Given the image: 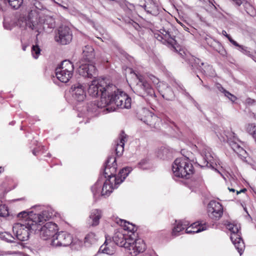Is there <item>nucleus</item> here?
Returning <instances> with one entry per match:
<instances>
[{
  "mask_svg": "<svg viewBox=\"0 0 256 256\" xmlns=\"http://www.w3.org/2000/svg\"><path fill=\"white\" fill-rule=\"evenodd\" d=\"M124 224L123 226L124 227V230H126L130 232H133L136 230V228L135 226L133 224L129 222H127L126 220H124Z\"/></svg>",
  "mask_w": 256,
  "mask_h": 256,
  "instance_id": "79ce46f5",
  "label": "nucleus"
},
{
  "mask_svg": "<svg viewBox=\"0 0 256 256\" xmlns=\"http://www.w3.org/2000/svg\"><path fill=\"white\" fill-rule=\"evenodd\" d=\"M114 244L110 237L106 236L105 242L104 244L100 246L98 252L109 255L113 254L115 252V248L113 246Z\"/></svg>",
  "mask_w": 256,
  "mask_h": 256,
  "instance_id": "5701e85b",
  "label": "nucleus"
},
{
  "mask_svg": "<svg viewBox=\"0 0 256 256\" xmlns=\"http://www.w3.org/2000/svg\"><path fill=\"white\" fill-rule=\"evenodd\" d=\"M118 185H115L114 187H112V182L110 179H106L104 183L102 189L101 194L102 196H108L112 191L114 188H116Z\"/></svg>",
  "mask_w": 256,
  "mask_h": 256,
  "instance_id": "c85d7f7f",
  "label": "nucleus"
},
{
  "mask_svg": "<svg viewBox=\"0 0 256 256\" xmlns=\"http://www.w3.org/2000/svg\"><path fill=\"white\" fill-rule=\"evenodd\" d=\"M255 14H256V12H255V11H254V12H252V14H250V16H255Z\"/></svg>",
  "mask_w": 256,
  "mask_h": 256,
  "instance_id": "4d7b16f0",
  "label": "nucleus"
},
{
  "mask_svg": "<svg viewBox=\"0 0 256 256\" xmlns=\"http://www.w3.org/2000/svg\"><path fill=\"white\" fill-rule=\"evenodd\" d=\"M178 86L180 90H182V92H184V90H185L184 86L182 85H179Z\"/></svg>",
  "mask_w": 256,
  "mask_h": 256,
  "instance_id": "603ef678",
  "label": "nucleus"
},
{
  "mask_svg": "<svg viewBox=\"0 0 256 256\" xmlns=\"http://www.w3.org/2000/svg\"><path fill=\"white\" fill-rule=\"evenodd\" d=\"M108 101H110V105L106 110L108 112L115 110L116 107L120 108H130L131 107V98L124 92L116 88V90H112V93L108 94Z\"/></svg>",
  "mask_w": 256,
  "mask_h": 256,
  "instance_id": "39448f33",
  "label": "nucleus"
},
{
  "mask_svg": "<svg viewBox=\"0 0 256 256\" xmlns=\"http://www.w3.org/2000/svg\"><path fill=\"white\" fill-rule=\"evenodd\" d=\"M38 152V150H37V148L34 149L32 150V154L36 156V154Z\"/></svg>",
  "mask_w": 256,
  "mask_h": 256,
  "instance_id": "3c124183",
  "label": "nucleus"
},
{
  "mask_svg": "<svg viewBox=\"0 0 256 256\" xmlns=\"http://www.w3.org/2000/svg\"><path fill=\"white\" fill-rule=\"evenodd\" d=\"M112 238L114 244L124 247L132 256H136L142 252L146 248V244L142 240H134L120 232H116Z\"/></svg>",
  "mask_w": 256,
  "mask_h": 256,
  "instance_id": "f03ea898",
  "label": "nucleus"
},
{
  "mask_svg": "<svg viewBox=\"0 0 256 256\" xmlns=\"http://www.w3.org/2000/svg\"><path fill=\"white\" fill-rule=\"evenodd\" d=\"M138 82L134 87V92L142 97L155 100L156 95L152 86L142 76L136 75Z\"/></svg>",
  "mask_w": 256,
  "mask_h": 256,
  "instance_id": "9d476101",
  "label": "nucleus"
},
{
  "mask_svg": "<svg viewBox=\"0 0 256 256\" xmlns=\"http://www.w3.org/2000/svg\"><path fill=\"white\" fill-rule=\"evenodd\" d=\"M228 142L233 150L236 152L241 158H246V151L238 143L232 140H228Z\"/></svg>",
  "mask_w": 256,
  "mask_h": 256,
  "instance_id": "a878e982",
  "label": "nucleus"
},
{
  "mask_svg": "<svg viewBox=\"0 0 256 256\" xmlns=\"http://www.w3.org/2000/svg\"><path fill=\"white\" fill-rule=\"evenodd\" d=\"M160 34H158L156 38L166 45L172 50L178 53L182 58H184L186 55L184 52L180 49V46L178 44L170 32L164 29H160Z\"/></svg>",
  "mask_w": 256,
  "mask_h": 256,
  "instance_id": "1a4fd4ad",
  "label": "nucleus"
},
{
  "mask_svg": "<svg viewBox=\"0 0 256 256\" xmlns=\"http://www.w3.org/2000/svg\"><path fill=\"white\" fill-rule=\"evenodd\" d=\"M102 216V212L98 209L92 210L89 216L88 224L90 226H96L100 223V220Z\"/></svg>",
  "mask_w": 256,
  "mask_h": 256,
  "instance_id": "b1692460",
  "label": "nucleus"
},
{
  "mask_svg": "<svg viewBox=\"0 0 256 256\" xmlns=\"http://www.w3.org/2000/svg\"><path fill=\"white\" fill-rule=\"evenodd\" d=\"M142 116L140 118L141 120L151 127H154L156 129L160 128V124L161 122L160 118L146 108L142 110Z\"/></svg>",
  "mask_w": 256,
  "mask_h": 256,
  "instance_id": "2eb2a0df",
  "label": "nucleus"
},
{
  "mask_svg": "<svg viewBox=\"0 0 256 256\" xmlns=\"http://www.w3.org/2000/svg\"><path fill=\"white\" fill-rule=\"evenodd\" d=\"M116 90V87L112 84L108 83L104 80H100L99 82L92 80V84L89 85L88 92L92 97H97L99 96L108 98V94L112 93V90Z\"/></svg>",
  "mask_w": 256,
  "mask_h": 256,
  "instance_id": "0eeeda50",
  "label": "nucleus"
},
{
  "mask_svg": "<svg viewBox=\"0 0 256 256\" xmlns=\"http://www.w3.org/2000/svg\"><path fill=\"white\" fill-rule=\"evenodd\" d=\"M102 178V177L99 178L98 181L96 182L95 184L92 186L91 188V190L94 194V196H95L98 192V191H99V189L101 186V184L102 182H101V179Z\"/></svg>",
  "mask_w": 256,
  "mask_h": 256,
  "instance_id": "ea45409f",
  "label": "nucleus"
},
{
  "mask_svg": "<svg viewBox=\"0 0 256 256\" xmlns=\"http://www.w3.org/2000/svg\"><path fill=\"white\" fill-rule=\"evenodd\" d=\"M145 4L140 6L149 14L156 16L159 14L158 6L156 0H145Z\"/></svg>",
  "mask_w": 256,
  "mask_h": 256,
  "instance_id": "4be33fe9",
  "label": "nucleus"
},
{
  "mask_svg": "<svg viewBox=\"0 0 256 256\" xmlns=\"http://www.w3.org/2000/svg\"><path fill=\"white\" fill-rule=\"evenodd\" d=\"M158 156L161 159L170 158L172 157V152L168 148H161L158 153Z\"/></svg>",
  "mask_w": 256,
  "mask_h": 256,
  "instance_id": "72a5a7b5",
  "label": "nucleus"
},
{
  "mask_svg": "<svg viewBox=\"0 0 256 256\" xmlns=\"http://www.w3.org/2000/svg\"><path fill=\"white\" fill-rule=\"evenodd\" d=\"M14 124V122H11L10 123V124Z\"/></svg>",
  "mask_w": 256,
  "mask_h": 256,
  "instance_id": "e2e57ef3",
  "label": "nucleus"
},
{
  "mask_svg": "<svg viewBox=\"0 0 256 256\" xmlns=\"http://www.w3.org/2000/svg\"><path fill=\"white\" fill-rule=\"evenodd\" d=\"M81 19L83 20L84 22H87L88 23L90 24L91 25H94V22L90 19L88 18L84 14H82L80 16Z\"/></svg>",
  "mask_w": 256,
  "mask_h": 256,
  "instance_id": "c03bdc74",
  "label": "nucleus"
},
{
  "mask_svg": "<svg viewBox=\"0 0 256 256\" xmlns=\"http://www.w3.org/2000/svg\"><path fill=\"white\" fill-rule=\"evenodd\" d=\"M182 93L190 100H194V98H192V97L189 94L188 92L186 91V90H184V92H182Z\"/></svg>",
  "mask_w": 256,
  "mask_h": 256,
  "instance_id": "de8ad7c7",
  "label": "nucleus"
},
{
  "mask_svg": "<svg viewBox=\"0 0 256 256\" xmlns=\"http://www.w3.org/2000/svg\"><path fill=\"white\" fill-rule=\"evenodd\" d=\"M26 47L27 46L26 45H23L22 47V50L25 51L26 50Z\"/></svg>",
  "mask_w": 256,
  "mask_h": 256,
  "instance_id": "5fc2aeb1",
  "label": "nucleus"
},
{
  "mask_svg": "<svg viewBox=\"0 0 256 256\" xmlns=\"http://www.w3.org/2000/svg\"><path fill=\"white\" fill-rule=\"evenodd\" d=\"M222 34L224 36H226L228 39V38H232L229 34H228L226 31V30H222Z\"/></svg>",
  "mask_w": 256,
  "mask_h": 256,
  "instance_id": "8fccbe9b",
  "label": "nucleus"
},
{
  "mask_svg": "<svg viewBox=\"0 0 256 256\" xmlns=\"http://www.w3.org/2000/svg\"><path fill=\"white\" fill-rule=\"evenodd\" d=\"M108 174H110V170H108Z\"/></svg>",
  "mask_w": 256,
  "mask_h": 256,
  "instance_id": "0e129e2a",
  "label": "nucleus"
},
{
  "mask_svg": "<svg viewBox=\"0 0 256 256\" xmlns=\"http://www.w3.org/2000/svg\"><path fill=\"white\" fill-rule=\"evenodd\" d=\"M238 50L242 52L244 54L246 55L254 60L251 52L250 51L249 48L248 47L240 45L239 48H238Z\"/></svg>",
  "mask_w": 256,
  "mask_h": 256,
  "instance_id": "a19ab883",
  "label": "nucleus"
},
{
  "mask_svg": "<svg viewBox=\"0 0 256 256\" xmlns=\"http://www.w3.org/2000/svg\"><path fill=\"white\" fill-rule=\"evenodd\" d=\"M218 88L220 92L224 94V96L228 98L231 102H234L236 100L237 98L235 96L227 91L220 84L218 86Z\"/></svg>",
  "mask_w": 256,
  "mask_h": 256,
  "instance_id": "c9c22d12",
  "label": "nucleus"
},
{
  "mask_svg": "<svg viewBox=\"0 0 256 256\" xmlns=\"http://www.w3.org/2000/svg\"><path fill=\"white\" fill-rule=\"evenodd\" d=\"M226 224V228L230 231L232 230V229L234 226V224H232L230 222H228L227 224Z\"/></svg>",
  "mask_w": 256,
  "mask_h": 256,
  "instance_id": "49530a36",
  "label": "nucleus"
},
{
  "mask_svg": "<svg viewBox=\"0 0 256 256\" xmlns=\"http://www.w3.org/2000/svg\"><path fill=\"white\" fill-rule=\"evenodd\" d=\"M124 137L122 136L120 142L116 144L115 152L118 157L120 156L124 151Z\"/></svg>",
  "mask_w": 256,
  "mask_h": 256,
  "instance_id": "473e14b6",
  "label": "nucleus"
},
{
  "mask_svg": "<svg viewBox=\"0 0 256 256\" xmlns=\"http://www.w3.org/2000/svg\"><path fill=\"white\" fill-rule=\"evenodd\" d=\"M98 238V236L95 233L90 232L85 237L84 244L87 246H90L96 244Z\"/></svg>",
  "mask_w": 256,
  "mask_h": 256,
  "instance_id": "7c9ffc66",
  "label": "nucleus"
},
{
  "mask_svg": "<svg viewBox=\"0 0 256 256\" xmlns=\"http://www.w3.org/2000/svg\"><path fill=\"white\" fill-rule=\"evenodd\" d=\"M38 14L36 10H30L28 14V19L26 22V28L34 30L38 32L40 30L49 32L55 27L54 19L50 16H45L39 18L38 22L36 21Z\"/></svg>",
  "mask_w": 256,
  "mask_h": 256,
  "instance_id": "7ed1b4c3",
  "label": "nucleus"
},
{
  "mask_svg": "<svg viewBox=\"0 0 256 256\" xmlns=\"http://www.w3.org/2000/svg\"><path fill=\"white\" fill-rule=\"evenodd\" d=\"M160 92L162 96L168 100H172L174 96L171 88L167 84H163Z\"/></svg>",
  "mask_w": 256,
  "mask_h": 256,
  "instance_id": "bb28decb",
  "label": "nucleus"
},
{
  "mask_svg": "<svg viewBox=\"0 0 256 256\" xmlns=\"http://www.w3.org/2000/svg\"><path fill=\"white\" fill-rule=\"evenodd\" d=\"M131 167L126 166L120 170L116 178H114L115 185H119L124 181L129 174L132 171Z\"/></svg>",
  "mask_w": 256,
  "mask_h": 256,
  "instance_id": "393cba45",
  "label": "nucleus"
},
{
  "mask_svg": "<svg viewBox=\"0 0 256 256\" xmlns=\"http://www.w3.org/2000/svg\"><path fill=\"white\" fill-rule=\"evenodd\" d=\"M196 224H194L192 225V230H189V228H186L185 232L187 234H196L204 231L206 229V223L204 224H198V225H196Z\"/></svg>",
  "mask_w": 256,
  "mask_h": 256,
  "instance_id": "2f4dec72",
  "label": "nucleus"
},
{
  "mask_svg": "<svg viewBox=\"0 0 256 256\" xmlns=\"http://www.w3.org/2000/svg\"><path fill=\"white\" fill-rule=\"evenodd\" d=\"M47 220H44L41 222L40 227L37 230L36 232L40 233V236L44 240H46L52 238L57 234L58 230V226L52 222H48L43 226L42 225Z\"/></svg>",
  "mask_w": 256,
  "mask_h": 256,
  "instance_id": "f8f14e48",
  "label": "nucleus"
},
{
  "mask_svg": "<svg viewBox=\"0 0 256 256\" xmlns=\"http://www.w3.org/2000/svg\"><path fill=\"white\" fill-rule=\"evenodd\" d=\"M110 101H108L107 98L102 96L100 98V100L91 102L88 104L87 110L89 112L96 114L98 113L99 109L108 106Z\"/></svg>",
  "mask_w": 256,
  "mask_h": 256,
  "instance_id": "412c9836",
  "label": "nucleus"
},
{
  "mask_svg": "<svg viewBox=\"0 0 256 256\" xmlns=\"http://www.w3.org/2000/svg\"><path fill=\"white\" fill-rule=\"evenodd\" d=\"M111 181L112 182V187H114V181L113 178L111 179Z\"/></svg>",
  "mask_w": 256,
  "mask_h": 256,
  "instance_id": "6e6d98bb",
  "label": "nucleus"
},
{
  "mask_svg": "<svg viewBox=\"0 0 256 256\" xmlns=\"http://www.w3.org/2000/svg\"><path fill=\"white\" fill-rule=\"evenodd\" d=\"M39 226L32 220H26L23 222H16L13 224L12 232L16 240L26 241L30 238V234L36 233Z\"/></svg>",
  "mask_w": 256,
  "mask_h": 256,
  "instance_id": "20e7f679",
  "label": "nucleus"
},
{
  "mask_svg": "<svg viewBox=\"0 0 256 256\" xmlns=\"http://www.w3.org/2000/svg\"><path fill=\"white\" fill-rule=\"evenodd\" d=\"M214 48L222 56L224 57L226 56V50H224L222 44L218 42H214Z\"/></svg>",
  "mask_w": 256,
  "mask_h": 256,
  "instance_id": "4c0bfd02",
  "label": "nucleus"
},
{
  "mask_svg": "<svg viewBox=\"0 0 256 256\" xmlns=\"http://www.w3.org/2000/svg\"><path fill=\"white\" fill-rule=\"evenodd\" d=\"M56 212L51 208H46L40 214H34L32 211L24 210L19 212L17 214V217L21 221L20 222L30 220L34 222V223H37L40 226V223L44 222V220H49L56 216Z\"/></svg>",
  "mask_w": 256,
  "mask_h": 256,
  "instance_id": "6e6552de",
  "label": "nucleus"
},
{
  "mask_svg": "<svg viewBox=\"0 0 256 256\" xmlns=\"http://www.w3.org/2000/svg\"><path fill=\"white\" fill-rule=\"evenodd\" d=\"M72 236L66 232H57L51 239L50 244L55 247L68 246L73 244Z\"/></svg>",
  "mask_w": 256,
  "mask_h": 256,
  "instance_id": "ddd939ff",
  "label": "nucleus"
},
{
  "mask_svg": "<svg viewBox=\"0 0 256 256\" xmlns=\"http://www.w3.org/2000/svg\"><path fill=\"white\" fill-rule=\"evenodd\" d=\"M94 58L95 52L92 46L90 45L84 46L82 48V57L78 70L80 75L90 78H96L97 70L92 64Z\"/></svg>",
  "mask_w": 256,
  "mask_h": 256,
  "instance_id": "f257e3e1",
  "label": "nucleus"
},
{
  "mask_svg": "<svg viewBox=\"0 0 256 256\" xmlns=\"http://www.w3.org/2000/svg\"><path fill=\"white\" fill-rule=\"evenodd\" d=\"M0 238L10 243L14 242L16 240L15 236L8 232L0 234Z\"/></svg>",
  "mask_w": 256,
  "mask_h": 256,
  "instance_id": "e433bc0d",
  "label": "nucleus"
},
{
  "mask_svg": "<svg viewBox=\"0 0 256 256\" xmlns=\"http://www.w3.org/2000/svg\"><path fill=\"white\" fill-rule=\"evenodd\" d=\"M240 193H241L240 190V191H239V192L237 191V194H240Z\"/></svg>",
  "mask_w": 256,
  "mask_h": 256,
  "instance_id": "680f3d73",
  "label": "nucleus"
},
{
  "mask_svg": "<svg viewBox=\"0 0 256 256\" xmlns=\"http://www.w3.org/2000/svg\"><path fill=\"white\" fill-rule=\"evenodd\" d=\"M71 94L72 98L78 102L84 101L86 97L84 87L79 82L72 86Z\"/></svg>",
  "mask_w": 256,
  "mask_h": 256,
  "instance_id": "aec40b11",
  "label": "nucleus"
},
{
  "mask_svg": "<svg viewBox=\"0 0 256 256\" xmlns=\"http://www.w3.org/2000/svg\"><path fill=\"white\" fill-rule=\"evenodd\" d=\"M232 234L230 239L236 248L238 250L240 255H242L244 248V244L239 234V228L236 225H234L230 231Z\"/></svg>",
  "mask_w": 256,
  "mask_h": 256,
  "instance_id": "f3484780",
  "label": "nucleus"
},
{
  "mask_svg": "<svg viewBox=\"0 0 256 256\" xmlns=\"http://www.w3.org/2000/svg\"><path fill=\"white\" fill-rule=\"evenodd\" d=\"M74 70L73 64L69 60H64L56 68L55 74L60 82L66 83L72 78Z\"/></svg>",
  "mask_w": 256,
  "mask_h": 256,
  "instance_id": "9b49d317",
  "label": "nucleus"
},
{
  "mask_svg": "<svg viewBox=\"0 0 256 256\" xmlns=\"http://www.w3.org/2000/svg\"><path fill=\"white\" fill-rule=\"evenodd\" d=\"M176 226L172 229V235L177 236L179 235V232L184 230L188 223L187 222H182V221H176Z\"/></svg>",
  "mask_w": 256,
  "mask_h": 256,
  "instance_id": "c756f323",
  "label": "nucleus"
},
{
  "mask_svg": "<svg viewBox=\"0 0 256 256\" xmlns=\"http://www.w3.org/2000/svg\"><path fill=\"white\" fill-rule=\"evenodd\" d=\"M116 158L114 156H110L106 160L104 170V176L106 179H112L116 178L117 168Z\"/></svg>",
  "mask_w": 256,
  "mask_h": 256,
  "instance_id": "dca6fc26",
  "label": "nucleus"
},
{
  "mask_svg": "<svg viewBox=\"0 0 256 256\" xmlns=\"http://www.w3.org/2000/svg\"><path fill=\"white\" fill-rule=\"evenodd\" d=\"M229 190H230V191H231V192H235V190L234 189V188H229Z\"/></svg>",
  "mask_w": 256,
  "mask_h": 256,
  "instance_id": "bf43d9fd",
  "label": "nucleus"
},
{
  "mask_svg": "<svg viewBox=\"0 0 256 256\" xmlns=\"http://www.w3.org/2000/svg\"><path fill=\"white\" fill-rule=\"evenodd\" d=\"M228 40L233 45L236 46L238 48L240 46L236 41L234 40L232 38H228Z\"/></svg>",
  "mask_w": 256,
  "mask_h": 256,
  "instance_id": "a18cd8bd",
  "label": "nucleus"
},
{
  "mask_svg": "<svg viewBox=\"0 0 256 256\" xmlns=\"http://www.w3.org/2000/svg\"><path fill=\"white\" fill-rule=\"evenodd\" d=\"M213 154L208 148H204L202 152V156L203 158L202 164H199L202 167L207 166L217 170L215 166L216 165L215 160L213 157Z\"/></svg>",
  "mask_w": 256,
  "mask_h": 256,
  "instance_id": "a211bd4d",
  "label": "nucleus"
},
{
  "mask_svg": "<svg viewBox=\"0 0 256 256\" xmlns=\"http://www.w3.org/2000/svg\"><path fill=\"white\" fill-rule=\"evenodd\" d=\"M72 38V32L70 28L66 26H62L58 29L55 40L62 44H66L71 42Z\"/></svg>",
  "mask_w": 256,
  "mask_h": 256,
  "instance_id": "4468645a",
  "label": "nucleus"
},
{
  "mask_svg": "<svg viewBox=\"0 0 256 256\" xmlns=\"http://www.w3.org/2000/svg\"><path fill=\"white\" fill-rule=\"evenodd\" d=\"M174 178H190L194 173V167L187 156L178 158L175 160L172 165Z\"/></svg>",
  "mask_w": 256,
  "mask_h": 256,
  "instance_id": "423d86ee",
  "label": "nucleus"
},
{
  "mask_svg": "<svg viewBox=\"0 0 256 256\" xmlns=\"http://www.w3.org/2000/svg\"><path fill=\"white\" fill-rule=\"evenodd\" d=\"M154 254V252H151L150 254L146 253V256H152V254Z\"/></svg>",
  "mask_w": 256,
  "mask_h": 256,
  "instance_id": "864d4df0",
  "label": "nucleus"
},
{
  "mask_svg": "<svg viewBox=\"0 0 256 256\" xmlns=\"http://www.w3.org/2000/svg\"><path fill=\"white\" fill-rule=\"evenodd\" d=\"M31 52L32 56L35 59H36L38 58L40 54L41 49L38 44H35L32 46Z\"/></svg>",
  "mask_w": 256,
  "mask_h": 256,
  "instance_id": "58836bf2",
  "label": "nucleus"
},
{
  "mask_svg": "<svg viewBox=\"0 0 256 256\" xmlns=\"http://www.w3.org/2000/svg\"><path fill=\"white\" fill-rule=\"evenodd\" d=\"M186 61L191 66L192 70H201L202 66L204 65V62L196 58L190 56L189 58H186Z\"/></svg>",
  "mask_w": 256,
  "mask_h": 256,
  "instance_id": "cd10ccee",
  "label": "nucleus"
},
{
  "mask_svg": "<svg viewBox=\"0 0 256 256\" xmlns=\"http://www.w3.org/2000/svg\"><path fill=\"white\" fill-rule=\"evenodd\" d=\"M223 214V208L218 202L211 201L208 204V216L214 220H219Z\"/></svg>",
  "mask_w": 256,
  "mask_h": 256,
  "instance_id": "6ab92c4d",
  "label": "nucleus"
},
{
  "mask_svg": "<svg viewBox=\"0 0 256 256\" xmlns=\"http://www.w3.org/2000/svg\"><path fill=\"white\" fill-rule=\"evenodd\" d=\"M234 2H235L236 4L238 6H240L241 5L242 2V0H232Z\"/></svg>",
  "mask_w": 256,
  "mask_h": 256,
  "instance_id": "09e8293b",
  "label": "nucleus"
},
{
  "mask_svg": "<svg viewBox=\"0 0 256 256\" xmlns=\"http://www.w3.org/2000/svg\"><path fill=\"white\" fill-rule=\"evenodd\" d=\"M47 156L50 157L51 156V154H48Z\"/></svg>",
  "mask_w": 256,
  "mask_h": 256,
  "instance_id": "052dcab7",
  "label": "nucleus"
},
{
  "mask_svg": "<svg viewBox=\"0 0 256 256\" xmlns=\"http://www.w3.org/2000/svg\"><path fill=\"white\" fill-rule=\"evenodd\" d=\"M8 215V208L5 205H0V216L5 217Z\"/></svg>",
  "mask_w": 256,
  "mask_h": 256,
  "instance_id": "37998d69",
  "label": "nucleus"
},
{
  "mask_svg": "<svg viewBox=\"0 0 256 256\" xmlns=\"http://www.w3.org/2000/svg\"><path fill=\"white\" fill-rule=\"evenodd\" d=\"M246 191V188H243L240 190L241 192H244Z\"/></svg>",
  "mask_w": 256,
  "mask_h": 256,
  "instance_id": "13d9d810",
  "label": "nucleus"
},
{
  "mask_svg": "<svg viewBox=\"0 0 256 256\" xmlns=\"http://www.w3.org/2000/svg\"><path fill=\"white\" fill-rule=\"evenodd\" d=\"M4 2L6 4L8 3L10 6L14 10L18 9L24 3V0H4Z\"/></svg>",
  "mask_w": 256,
  "mask_h": 256,
  "instance_id": "f704fd0d",
  "label": "nucleus"
}]
</instances>
